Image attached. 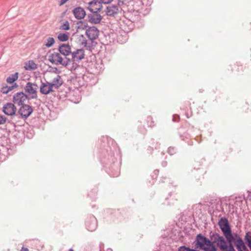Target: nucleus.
<instances>
[{
	"label": "nucleus",
	"mask_w": 251,
	"mask_h": 251,
	"mask_svg": "<svg viewBox=\"0 0 251 251\" xmlns=\"http://www.w3.org/2000/svg\"><path fill=\"white\" fill-rule=\"evenodd\" d=\"M54 39L53 37H48L45 43H44V45L48 47H51L54 44Z\"/></svg>",
	"instance_id": "25"
},
{
	"label": "nucleus",
	"mask_w": 251,
	"mask_h": 251,
	"mask_svg": "<svg viewBox=\"0 0 251 251\" xmlns=\"http://www.w3.org/2000/svg\"><path fill=\"white\" fill-rule=\"evenodd\" d=\"M18 78V73H15L14 74L11 75L9 77H8L6 79V81L7 83L12 84L14 82H15Z\"/></svg>",
	"instance_id": "21"
},
{
	"label": "nucleus",
	"mask_w": 251,
	"mask_h": 251,
	"mask_svg": "<svg viewBox=\"0 0 251 251\" xmlns=\"http://www.w3.org/2000/svg\"><path fill=\"white\" fill-rule=\"evenodd\" d=\"M78 29H84V27H87V23L84 22H79L78 23Z\"/></svg>",
	"instance_id": "28"
},
{
	"label": "nucleus",
	"mask_w": 251,
	"mask_h": 251,
	"mask_svg": "<svg viewBox=\"0 0 251 251\" xmlns=\"http://www.w3.org/2000/svg\"><path fill=\"white\" fill-rule=\"evenodd\" d=\"M72 61H79L84 58L85 53L83 49H77L72 52Z\"/></svg>",
	"instance_id": "10"
},
{
	"label": "nucleus",
	"mask_w": 251,
	"mask_h": 251,
	"mask_svg": "<svg viewBox=\"0 0 251 251\" xmlns=\"http://www.w3.org/2000/svg\"><path fill=\"white\" fill-rule=\"evenodd\" d=\"M87 8L93 13H97L101 10L102 5L100 1H90Z\"/></svg>",
	"instance_id": "14"
},
{
	"label": "nucleus",
	"mask_w": 251,
	"mask_h": 251,
	"mask_svg": "<svg viewBox=\"0 0 251 251\" xmlns=\"http://www.w3.org/2000/svg\"><path fill=\"white\" fill-rule=\"evenodd\" d=\"M232 239L230 242L234 243L238 251H249L244 241L238 234L234 233Z\"/></svg>",
	"instance_id": "6"
},
{
	"label": "nucleus",
	"mask_w": 251,
	"mask_h": 251,
	"mask_svg": "<svg viewBox=\"0 0 251 251\" xmlns=\"http://www.w3.org/2000/svg\"><path fill=\"white\" fill-rule=\"evenodd\" d=\"M50 77L52 78L51 82H50L55 89L59 88L63 83L61 76L57 74H50Z\"/></svg>",
	"instance_id": "9"
},
{
	"label": "nucleus",
	"mask_w": 251,
	"mask_h": 251,
	"mask_svg": "<svg viewBox=\"0 0 251 251\" xmlns=\"http://www.w3.org/2000/svg\"><path fill=\"white\" fill-rule=\"evenodd\" d=\"M58 39L61 42L67 41L69 39V35L66 33H59L57 36Z\"/></svg>",
	"instance_id": "23"
},
{
	"label": "nucleus",
	"mask_w": 251,
	"mask_h": 251,
	"mask_svg": "<svg viewBox=\"0 0 251 251\" xmlns=\"http://www.w3.org/2000/svg\"><path fill=\"white\" fill-rule=\"evenodd\" d=\"M79 37L82 38V40H83V41L81 42V45L84 46H86V45H87V41L85 40H83L84 38V36L83 35H80Z\"/></svg>",
	"instance_id": "30"
},
{
	"label": "nucleus",
	"mask_w": 251,
	"mask_h": 251,
	"mask_svg": "<svg viewBox=\"0 0 251 251\" xmlns=\"http://www.w3.org/2000/svg\"><path fill=\"white\" fill-rule=\"evenodd\" d=\"M215 242L222 251H235L232 245V242L226 241L222 236H218Z\"/></svg>",
	"instance_id": "4"
},
{
	"label": "nucleus",
	"mask_w": 251,
	"mask_h": 251,
	"mask_svg": "<svg viewBox=\"0 0 251 251\" xmlns=\"http://www.w3.org/2000/svg\"><path fill=\"white\" fill-rule=\"evenodd\" d=\"M77 62L73 61L71 64L70 62H69L68 65L66 67L72 72L76 75H80L84 72V68L82 66L79 65Z\"/></svg>",
	"instance_id": "7"
},
{
	"label": "nucleus",
	"mask_w": 251,
	"mask_h": 251,
	"mask_svg": "<svg viewBox=\"0 0 251 251\" xmlns=\"http://www.w3.org/2000/svg\"><path fill=\"white\" fill-rule=\"evenodd\" d=\"M48 60L52 64L55 65H62L64 67H67L70 59L65 57L63 58L61 55L58 52H50L48 55Z\"/></svg>",
	"instance_id": "2"
},
{
	"label": "nucleus",
	"mask_w": 251,
	"mask_h": 251,
	"mask_svg": "<svg viewBox=\"0 0 251 251\" xmlns=\"http://www.w3.org/2000/svg\"><path fill=\"white\" fill-rule=\"evenodd\" d=\"M16 110V107L12 103H7L3 106V112L8 116L14 115Z\"/></svg>",
	"instance_id": "12"
},
{
	"label": "nucleus",
	"mask_w": 251,
	"mask_h": 251,
	"mask_svg": "<svg viewBox=\"0 0 251 251\" xmlns=\"http://www.w3.org/2000/svg\"><path fill=\"white\" fill-rule=\"evenodd\" d=\"M119 8L117 6L111 5L109 6L106 8V13L108 16H114V15L118 13Z\"/></svg>",
	"instance_id": "18"
},
{
	"label": "nucleus",
	"mask_w": 251,
	"mask_h": 251,
	"mask_svg": "<svg viewBox=\"0 0 251 251\" xmlns=\"http://www.w3.org/2000/svg\"><path fill=\"white\" fill-rule=\"evenodd\" d=\"M102 3L104 4H108L111 2L113 0H100Z\"/></svg>",
	"instance_id": "33"
},
{
	"label": "nucleus",
	"mask_w": 251,
	"mask_h": 251,
	"mask_svg": "<svg viewBox=\"0 0 251 251\" xmlns=\"http://www.w3.org/2000/svg\"><path fill=\"white\" fill-rule=\"evenodd\" d=\"M73 13L75 17L77 19H83L86 15L84 9L80 7H77L75 8L73 10Z\"/></svg>",
	"instance_id": "17"
},
{
	"label": "nucleus",
	"mask_w": 251,
	"mask_h": 251,
	"mask_svg": "<svg viewBox=\"0 0 251 251\" xmlns=\"http://www.w3.org/2000/svg\"><path fill=\"white\" fill-rule=\"evenodd\" d=\"M195 247L204 251H217L214 244L208 238L200 234L196 237Z\"/></svg>",
	"instance_id": "1"
},
{
	"label": "nucleus",
	"mask_w": 251,
	"mask_h": 251,
	"mask_svg": "<svg viewBox=\"0 0 251 251\" xmlns=\"http://www.w3.org/2000/svg\"><path fill=\"white\" fill-rule=\"evenodd\" d=\"M59 52L65 56L72 54L71 48L69 44H63L60 45L58 49Z\"/></svg>",
	"instance_id": "16"
},
{
	"label": "nucleus",
	"mask_w": 251,
	"mask_h": 251,
	"mask_svg": "<svg viewBox=\"0 0 251 251\" xmlns=\"http://www.w3.org/2000/svg\"><path fill=\"white\" fill-rule=\"evenodd\" d=\"M20 251H28V250L27 248H22Z\"/></svg>",
	"instance_id": "34"
},
{
	"label": "nucleus",
	"mask_w": 251,
	"mask_h": 251,
	"mask_svg": "<svg viewBox=\"0 0 251 251\" xmlns=\"http://www.w3.org/2000/svg\"><path fill=\"white\" fill-rule=\"evenodd\" d=\"M106 251H112V250L111 249H107Z\"/></svg>",
	"instance_id": "35"
},
{
	"label": "nucleus",
	"mask_w": 251,
	"mask_h": 251,
	"mask_svg": "<svg viewBox=\"0 0 251 251\" xmlns=\"http://www.w3.org/2000/svg\"><path fill=\"white\" fill-rule=\"evenodd\" d=\"M27 96L23 92H18L13 97V101L17 105H22L27 99Z\"/></svg>",
	"instance_id": "8"
},
{
	"label": "nucleus",
	"mask_w": 251,
	"mask_h": 251,
	"mask_svg": "<svg viewBox=\"0 0 251 251\" xmlns=\"http://www.w3.org/2000/svg\"><path fill=\"white\" fill-rule=\"evenodd\" d=\"M69 251H74L72 249H70Z\"/></svg>",
	"instance_id": "36"
},
{
	"label": "nucleus",
	"mask_w": 251,
	"mask_h": 251,
	"mask_svg": "<svg viewBox=\"0 0 251 251\" xmlns=\"http://www.w3.org/2000/svg\"><path fill=\"white\" fill-rule=\"evenodd\" d=\"M33 111L32 108L28 105H23L19 110V113L22 117L27 118Z\"/></svg>",
	"instance_id": "11"
},
{
	"label": "nucleus",
	"mask_w": 251,
	"mask_h": 251,
	"mask_svg": "<svg viewBox=\"0 0 251 251\" xmlns=\"http://www.w3.org/2000/svg\"><path fill=\"white\" fill-rule=\"evenodd\" d=\"M168 152L170 154H173L174 152V149L173 148H169L168 149Z\"/></svg>",
	"instance_id": "32"
},
{
	"label": "nucleus",
	"mask_w": 251,
	"mask_h": 251,
	"mask_svg": "<svg viewBox=\"0 0 251 251\" xmlns=\"http://www.w3.org/2000/svg\"><path fill=\"white\" fill-rule=\"evenodd\" d=\"M178 251H200L195 250V249H191L189 248H187L185 246H182L179 248Z\"/></svg>",
	"instance_id": "27"
},
{
	"label": "nucleus",
	"mask_w": 251,
	"mask_h": 251,
	"mask_svg": "<svg viewBox=\"0 0 251 251\" xmlns=\"http://www.w3.org/2000/svg\"><path fill=\"white\" fill-rule=\"evenodd\" d=\"M18 87V85L16 83H15L11 86L6 87L5 88H2L1 90V92L3 94H7L9 91H11L13 89Z\"/></svg>",
	"instance_id": "24"
},
{
	"label": "nucleus",
	"mask_w": 251,
	"mask_h": 251,
	"mask_svg": "<svg viewBox=\"0 0 251 251\" xmlns=\"http://www.w3.org/2000/svg\"><path fill=\"white\" fill-rule=\"evenodd\" d=\"M6 118L5 116L0 115V125L6 122Z\"/></svg>",
	"instance_id": "29"
},
{
	"label": "nucleus",
	"mask_w": 251,
	"mask_h": 251,
	"mask_svg": "<svg viewBox=\"0 0 251 251\" xmlns=\"http://www.w3.org/2000/svg\"><path fill=\"white\" fill-rule=\"evenodd\" d=\"M38 89V86L36 84L30 82H27L24 88L27 97H29L31 99H35L37 98Z\"/></svg>",
	"instance_id": "5"
},
{
	"label": "nucleus",
	"mask_w": 251,
	"mask_h": 251,
	"mask_svg": "<svg viewBox=\"0 0 251 251\" xmlns=\"http://www.w3.org/2000/svg\"><path fill=\"white\" fill-rule=\"evenodd\" d=\"M219 226L223 232L226 241L230 242L234 233L232 234L231 228L229 226L228 220L225 218H222L219 221Z\"/></svg>",
	"instance_id": "3"
},
{
	"label": "nucleus",
	"mask_w": 251,
	"mask_h": 251,
	"mask_svg": "<svg viewBox=\"0 0 251 251\" xmlns=\"http://www.w3.org/2000/svg\"><path fill=\"white\" fill-rule=\"evenodd\" d=\"M99 31L94 26L90 27L86 31V34L88 38L91 41L96 39L99 35Z\"/></svg>",
	"instance_id": "13"
},
{
	"label": "nucleus",
	"mask_w": 251,
	"mask_h": 251,
	"mask_svg": "<svg viewBox=\"0 0 251 251\" xmlns=\"http://www.w3.org/2000/svg\"><path fill=\"white\" fill-rule=\"evenodd\" d=\"M53 87L50 82L42 83L40 87V92L42 94L48 95L53 91Z\"/></svg>",
	"instance_id": "15"
},
{
	"label": "nucleus",
	"mask_w": 251,
	"mask_h": 251,
	"mask_svg": "<svg viewBox=\"0 0 251 251\" xmlns=\"http://www.w3.org/2000/svg\"><path fill=\"white\" fill-rule=\"evenodd\" d=\"M87 227L88 230L93 231L95 230L97 227V223L95 219H93L91 221L90 225L87 223Z\"/></svg>",
	"instance_id": "22"
},
{
	"label": "nucleus",
	"mask_w": 251,
	"mask_h": 251,
	"mask_svg": "<svg viewBox=\"0 0 251 251\" xmlns=\"http://www.w3.org/2000/svg\"><path fill=\"white\" fill-rule=\"evenodd\" d=\"M101 20V17L100 14H93L89 17V21L93 24H98Z\"/></svg>",
	"instance_id": "20"
},
{
	"label": "nucleus",
	"mask_w": 251,
	"mask_h": 251,
	"mask_svg": "<svg viewBox=\"0 0 251 251\" xmlns=\"http://www.w3.org/2000/svg\"><path fill=\"white\" fill-rule=\"evenodd\" d=\"M24 68L27 71L34 70L37 68V65L33 60H29L25 62Z\"/></svg>",
	"instance_id": "19"
},
{
	"label": "nucleus",
	"mask_w": 251,
	"mask_h": 251,
	"mask_svg": "<svg viewBox=\"0 0 251 251\" xmlns=\"http://www.w3.org/2000/svg\"><path fill=\"white\" fill-rule=\"evenodd\" d=\"M60 5L64 4L68 0H57Z\"/></svg>",
	"instance_id": "31"
},
{
	"label": "nucleus",
	"mask_w": 251,
	"mask_h": 251,
	"mask_svg": "<svg viewBox=\"0 0 251 251\" xmlns=\"http://www.w3.org/2000/svg\"><path fill=\"white\" fill-rule=\"evenodd\" d=\"M60 28L65 30H69L70 29V24L69 22L66 21L63 23L60 26Z\"/></svg>",
	"instance_id": "26"
}]
</instances>
